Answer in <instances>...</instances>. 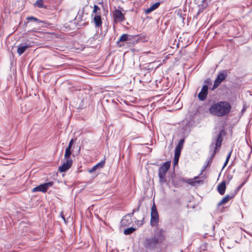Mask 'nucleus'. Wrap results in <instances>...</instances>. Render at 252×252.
Segmentation results:
<instances>
[{
	"instance_id": "nucleus-7",
	"label": "nucleus",
	"mask_w": 252,
	"mask_h": 252,
	"mask_svg": "<svg viewBox=\"0 0 252 252\" xmlns=\"http://www.w3.org/2000/svg\"><path fill=\"white\" fill-rule=\"evenodd\" d=\"M208 93V87L207 85H204L203 86L201 91L198 94V97L201 101L205 100L207 96Z\"/></svg>"
},
{
	"instance_id": "nucleus-41",
	"label": "nucleus",
	"mask_w": 252,
	"mask_h": 252,
	"mask_svg": "<svg viewBox=\"0 0 252 252\" xmlns=\"http://www.w3.org/2000/svg\"><path fill=\"white\" fill-rule=\"evenodd\" d=\"M229 159V158H226V160H225V161H227V162H228Z\"/></svg>"
},
{
	"instance_id": "nucleus-19",
	"label": "nucleus",
	"mask_w": 252,
	"mask_h": 252,
	"mask_svg": "<svg viewBox=\"0 0 252 252\" xmlns=\"http://www.w3.org/2000/svg\"><path fill=\"white\" fill-rule=\"evenodd\" d=\"M129 36V35L127 34H122L118 41L117 43L119 44V43H120L122 42L126 41L128 40Z\"/></svg>"
},
{
	"instance_id": "nucleus-1",
	"label": "nucleus",
	"mask_w": 252,
	"mask_h": 252,
	"mask_svg": "<svg viewBox=\"0 0 252 252\" xmlns=\"http://www.w3.org/2000/svg\"><path fill=\"white\" fill-rule=\"evenodd\" d=\"M230 104L226 101H220L212 105L209 111L211 114L222 117L228 114L230 111Z\"/></svg>"
},
{
	"instance_id": "nucleus-32",
	"label": "nucleus",
	"mask_w": 252,
	"mask_h": 252,
	"mask_svg": "<svg viewBox=\"0 0 252 252\" xmlns=\"http://www.w3.org/2000/svg\"><path fill=\"white\" fill-rule=\"evenodd\" d=\"M74 143V140L73 139H72L69 142V144H68V146L67 148H71V147L72 146V144H73Z\"/></svg>"
},
{
	"instance_id": "nucleus-15",
	"label": "nucleus",
	"mask_w": 252,
	"mask_h": 252,
	"mask_svg": "<svg viewBox=\"0 0 252 252\" xmlns=\"http://www.w3.org/2000/svg\"><path fill=\"white\" fill-rule=\"evenodd\" d=\"M160 5L159 2H156L154 4H153L151 6H150L149 8H147L146 11L145 13L146 14H149L152 11H154L156 9H157Z\"/></svg>"
},
{
	"instance_id": "nucleus-34",
	"label": "nucleus",
	"mask_w": 252,
	"mask_h": 252,
	"mask_svg": "<svg viewBox=\"0 0 252 252\" xmlns=\"http://www.w3.org/2000/svg\"><path fill=\"white\" fill-rule=\"evenodd\" d=\"M205 83H207V84H211V81H210V79H208L206 80L205 81Z\"/></svg>"
},
{
	"instance_id": "nucleus-29",
	"label": "nucleus",
	"mask_w": 252,
	"mask_h": 252,
	"mask_svg": "<svg viewBox=\"0 0 252 252\" xmlns=\"http://www.w3.org/2000/svg\"><path fill=\"white\" fill-rule=\"evenodd\" d=\"M181 149H178L176 147L175 150V155L174 156L180 157V154H181Z\"/></svg>"
},
{
	"instance_id": "nucleus-20",
	"label": "nucleus",
	"mask_w": 252,
	"mask_h": 252,
	"mask_svg": "<svg viewBox=\"0 0 252 252\" xmlns=\"http://www.w3.org/2000/svg\"><path fill=\"white\" fill-rule=\"evenodd\" d=\"M71 154V148H66L64 154V158L66 159H70L69 158Z\"/></svg>"
},
{
	"instance_id": "nucleus-28",
	"label": "nucleus",
	"mask_w": 252,
	"mask_h": 252,
	"mask_svg": "<svg viewBox=\"0 0 252 252\" xmlns=\"http://www.w3.org/2000/svg\"><path fill=\"white\" fill-rule=\"evenodd\" d=\"M48 40H49L50 39H53L54 37H56V34H55L54 32H48Z\"/></svg>"
},
{
	"instance_id": "nucleus-30",
	"label": "nucleus",
	"mask_w": 252,
	"mask_h": 252,
	"mask_svg": "<svg viewBox=\"0 0 252 252\" xmlns=\"http://www.w3.org/2000/svg\"><path fill=\"white\" fill-rule=\"evenodd\" d=\"M179 159V156H174V163L175 165L177 164L178 163Z\"/></svg>"
},
{
	"instance_id": "nucleus-9",
	"label": "nucleus",
	"mask_w": 252,
	"mask_h": 252,
	"mask_svg": "<svg viewBox=\"0 0 252 252\" xmlns=\"http://www.w3.org/2000/svg\"><path fill=\"white\" fill-rule=\"evenodd\" d=\"M72 164V159H66V161L60 167L59 170L61 172H65L71 167Z\"/></svg>"
},
{
	"instance_id": "nucleus-21",
	"label": "nucleus",
	"mask_w": 252,
	"mask_h": 252,
	"mask_svg": "<svg viewBox=\"0 0 252 252\" xmlns=\"http://www.w3.org/2000/svg\"><path fill=\"white\" fill-rule=\"evenodd\" d=\"M100 9L99 7L98 6L94 5V8L93 11V13L92 15V17H93V16L95 14H100Z\"/></svg>"
},
{
	"instance_id": "nucleus-3",
	"label": "nucleus",
	"mask_w": 252,
	"mask_h": 252,
	"mask_svg": "<svg viewBox=\"0 0 252 252\" xmlns=\"http://www.w3.org/2000/svg\"><path fill=\"white\" fill-rule=\"evenodd\" d=\"M170 167V162L169 161L165 162L159 168L158 177L160 184H166L169 185L170 181H167L166 178V174L167 170Z\"/></svg>"
},
{
	"instance_id": "nucleus-13",
	"label": "nucleus",
	"mask_w": 252,
	"mask_h": 252,
	"mask_svg": "<svg viewBox=\"0 0 252 252\" xmlns=\"http://www.w3.org/2000/svg\"><path fill=\"white\" fill-rule=\"evenodd\" d=\"M94 22L96 27H99L101 26L102 21L100 14H95L93 16Z\"/></svg>"
},
{
	"instance_id": "nucleus-12",
	"label": "nucleus",
	"mask_w": 252,
	"mask_h": 252,
	"mask_svg": "<svg viewBox=\"0 0 252 252\" xmlns=\"http://www.w3.org/2000/svg\"><path fill=\"white\" fill-rule=\"evenodd\" d=\"M211 152H212L211 154V155L209 158V159L207 161V165H204L203 167V169L201 171V173L206 169V168L210 165V164L212 162L213 159L214 158L215 154L216 153V150H214L213 151H212Z\"/></svg>"
},
{
	"instance_id": "nucleus-27",
	"label": "nucleus",
	"mask_w": 252,
	"mask_h": 252,
	"mask_svg": "<svg viewBox=\"0 0 252 252\" xmlns=\"http://www.w3.org/2000/svg\"><path fill=\"white\" fill-rule=\"evenodd\" d=\"M27 19L28 21L33 20L34 21H35L37 22H40V21L38 19H37L36 18H35L34 17H32V16L28 17H27Z\"/></svg>"
},
{
	"instance_id": "nucleus-6",
	"label": "nucleus",
	"mask_w": 252,
	"mask_h": 252,
	"mask_svg": "<svg viewBox=\"0 0 252 252\" xmlns=\"http://www.w3.org/2000/svg\"><path fill=\"white\" fill-rule=\"evenodd\" d=\"M226 76L227 74L225 70L220 72L218 74L217 78L215 81L213 89L218 87L220 85V84L226 78Z\"/></svg>"
},
{
	"instance_id": "nucleus-23",
	"label": "nucleus",
	"mask_w": 252,
	"mask_h": 252,
	"mask_svg": "<svg viewBox=\"0 0 252 252\" xmlns=\"http://www.w3.org/2000/svg\"><path fill=\"white\" fill-rule=\"evenodd\" d=\"M50 18L51 19V22H50L48 21V26L50 25H55L56 23V20H57L56 15H55V13H54L53 14V16Z\"/></svg>"
},
{
	"instance_id": "nucleus-35",
	"label": "nucleus",
	"mask_w": 252,
	"mask_h": 252,
	"mask_svg": "<svg viewBox=\"0 0 252 252\" xmlns=\"http://www.w3.org/2000/svg\"><path fill=\"white\" fill-rule=\"evenodd\" d=\"M61 217H62V219L65 222H66L65 219V218L64 217V216H63V213H62H62H61Z\"/></svg>"
},
{
	"instance_id": "nucleus-22",
	"label": "nucleus",
	"mask_w": 252,
	"mask_h": 252,
	"mask_svg": "<svg viewBox=\"0 0 252 252\" xmlns=\"http://www.w3.org/2000/svg\"><path fill=\"white\" fill-rule=\"evenodd\" d=\"M135 230V228L134 227H129L126 229L124 230V234L125 235H129L133 233Z\"/></svg>"
},
{
	"instance_id": "nucleus-11",
	"label": "nucleus",
	"mask_w": 252,
	"mask_h": 252,
	"mask_svg": "<svg viewBox=\"0 0 252 252\" xmlns=\"http://www.w3.org/2000/svg\"><path fill=\"white\" fill-rule=\"evenodd\" d=\"M47 190V183H45L42 185L37 186L32 189V191L37 192L40 191L45 193Z\"/></svg>"
},
{
	"instance_id": "nucleus-8",
	"label": "nucleus",
	"mask_w": 252,
	"mask_h": 252,
	"mask_svg": "<svg viewBox=\"0 0 252 252\" xmlns=\"http://www.w3.org/2000/svg\"><path fill=\"white\" fill-rule=\"evenodd\" d=\"M135 211V210L133 209L131 213L128 214L123 217L121 222L122 226H127L131 223L132 220L131 217L132 216Z\"/></svg>"
},
{
	"instance_id": "nucleus-39",
	"label": "nucleus",
	"mask_w": 252,
	"mask_h": 252,
	"mask_svg": "<svg viewBox=\"0 0 252 252\" xmlns=\"http://www.w3.org/2000/svg\"><path fill=\"white\" fill-rule=\"evenodd\" d=\"M231 154V152H230V153L228 154V155H227V158H230V157Z\"/></svg>"
},
{
	"instance_id": "nucleus-33",
	"label": "nucleus",
	"mask_w": 252,
	"mask_h": 252,
	"mask_svg": "<svg viewBox=\"0 0 252 252\" xmlns=\"http://www.w3.org/2000/svg\"><path fill=\"white\" fill-rule=\"evenodd\" d=\"M97 36H98V34L97 33H96L94 37L90 38V40L91 41L94 40V39L96 38Z\"/></svg>"
},
{
	"instance_id": "nucleus-10",
	"label": "nucleus",
	"mask_w": 252,
	"mask_h": 252,
	"mask_svg": "<svg viewBox=\"0 0 252 252\" xmlns=\"http://www.w3.org/2000/svg\"><path fill=\"white\" fill-rule=\"evenodd\" d=\"M222 139L220 134L218 136L216 143L215 144L212 143L210 146V151L216 150V152L218 148H220L221 146Z\"/></svg>"
},
{
	"instance_id": "nucleus-4",
	"label": "nucleus",
	"mask_w": 252,
	"mask_h": 252,
	"mask_svg": "<svg viewBox=\"0 0 252 252\" xmlns=\"http://www.w3.org/2000/svg\"><path fill=\"white\" fill-rule=\"evenodd\" d=\"M151 224L152 226L156 225L159 220V217L156 206L154 204L151 209Z\"/></svg>"
},
{
	"instance_id": "nucleus-38",
	"label": "nucleus",
	"mask_w": 252,
	"mask_h": 252,
	"mask_svg": "<svg viewBox=\"0 0 252 252\" xmlns=\"http://www.w3.org/2000/svg\"><path fill=\"white\" fill-rule=\"evenodd\" d=\"M52 185H53L52 182H48V188L50 187H51L52 186Z\"/></svg>"
},
{
	"instance_id": "nucleus-17",
	"label": "nucleus",
	"mask_w": 252,
	"mask_h": 252,
	"mask_svg": "<svg viewBox=\"0 0 252 252\" xmlns=\"http://www.w3.org/2000/svg\"><path fill=\"white\" fill-rule=\"evenodd\" d=\"M104 161H102L100 162H99L97 164H96L95 165L93 166V167L92 169H90L89 170V172L91 173H93L94 171H95L97 169L102 168L104 166Z\"/></svg>"
},
{
	"instance_id": "nucleus-5",
	"label": "nucleus",
	"mask_w": 252,
	"mask_h": 252,
	"mask_svg": "<svg viewBox=\"0 0 252 252\" xmlns=\"http://www.w3.org/2000/svg\"><path fill=\"white\" fill-rule=\"evenodd\" d=\"M114 21L115 23H121L125 20V15L119 9H115L113 13Z\"/></svg>"
},
{
	"instance_id": "nucleus-25",
	"label": "nucleus",
	"mask_w": 252,
	"mask_h": 252,
	"mask_svg": "<svg viewBox=\"0 0 252 252\" xmlns=\"http://www.w3.org/2000/svg\"><path fill=\"white\" fill-rule=\"evenodd\" d=\"M200 182V181L199 180L193 181V179H189L188 182V183L192 186H195L196 183H199Z\"/></svg>"
},
{
	"instance_id": "nucleus-36",
	"label": "nucleus",
	"mask_w": 252,
	"mask_h": 252,
	"mask_svg": "<svg viewBox=\"0 0 252 252\" xmlns=\"http://www.w3.org/2000/svg\"><path fill=\"white\" fill-rule=\"evenodd\" d=\"M246 181H244L243 183H242L239 186V188H241V187H242L243 186V185L245 184Z\"/></svg>"
},
{
	"instance_id": "nucleus-42",
	"label": "nucleus",
	"mask_w": 252,
	"mask_h": 252,
	"mask_svg": "<svg viewBox=\"0 0 252 252\" xmlns=\"http://www.w3.org/2000/svg\"><path fill=\"white\" fill-rule=\"evenodd\" d=\"M197 178H198V177H195V178H194V179H197Z\"/></svg>"
},
{
	"instance_id": "nucleus-24",
	"label": "nucleus",
	"mask_w": 252,
	"mask_h": 252,
	"mask_svg": "<svg viewBox=\"0 0 252 252\" xmlns=\"http://www.w3.org/2000/svg\"><path fill=\"white\" fill-rule=\"evenodd\" d=\"M34 5L39 8H42L43 7V1L42 0H37L34 3Z\"/></svg>"
},
{
	"instance_id": "nucleus-40",
	"label": "nucleus",
	"mask_w": 252,
	"mask_h": 252,
	"mask_svg": "<svg viewBox=\"0 0 252 252\" xmlns=\"http://www.w3.org/2000/svg\"><path fill=\"white\" fill-rule=\"evenodd\" d=\"M139 208H140V205H139L138 207L137 208V209L136 210L137 211H139Z\"/></svg>"
},
{
	"instance_id": "nucleus-2",
	"label": "nucleus",
	"mask_w": 252,
	"mask_h": 252,
	"mask_svg": "<svg viewBox=\"0 0 252 252\" xmlns=\"http://www.w3.org/2000/svg\"><path fill=\"white\" fill-rule=\"evenodd\" d=\"M164 239L163 231L161 229H157L155 232L154 236L146 239L144 246L147 249L154 250L159 243L163 241Z\"/></svg>"
},
{
	"instance_id": "nucleus-37",
	"label": "nucleus",
	"mask_w": 252,
	"mask_h": 252,
	"mask_svg": "<svg viewBox=\"0 0 252 252\" xmlns=\"http://www.w3.org/2000/svg\"><path fill=\"white\" fill-rule=\"evenodd\" d=\"M228 163V162L227 161H225L224 163V164H223V168H224V167H225L226 166V165Z\"/></svg>"
},
{
	"instance_id": "nucleus-26",
	"label": "nucleus",
	"mask_w": 252,
	"mask_h": 252,
	"mask_svg": "<svg viewBox=\"0 0 252 252\" xmlns=\"http://www.w3.org/2000/svg\"><path fill=\"white\" fill-rule=\"evenodd\" d=\"M184 143V139H181L179 141L178 145L176 147L178 149L182 150V149L183 148V147Z\"/></svg>"
},
{
	"instance_id": "nucleus-18",
	"label": "nucleus",
	"mask_w": 252,
	"mask_h": 252,
	"mask_svg": "<svg viewBox=\"0 0 252 252\" xmlns=\"http://www.w3.org/2000/svg\"><path fill=\"white\" fill-rule=\"evenodd\" d=\"M233 197V196H230L229 195H227L224 196L222 200L218 203L219 206H220L222 204H224L227 202L230 199Z\"/></svg>"
},
{
	"instance_id": "nucleus-16",
	"label": "nucleus",
	"mask_w": 252,
	"mask_h": 252,
	"mask_svg": "<svg viewBox=\"0 0 252 252\" xmlns=\"http://www.w3.org/2000/svg\"><path fill=\"white\" fill-rule=\"evenodd\" d=\"M29 47V46L28 45H23L22 44H20L18 46V49H17V53L19 54V56L21 55L26 50L27 48Z\"/></svg>"
},
{
	"instance_id": "nucleus-31",
	"label": "nucleus",
	"mask_w": 252,
	"mask_h": 252,
	"mask_svg": "<svg viewBox=\"0 0 252 252\" xmlns=\"http://www.w3.org/2000/svg\"><path fill=\"white\" fill-rule=\"evenodd\" d=\"M83 14V12L82 11L80 13V12H78L76 18H77L78 20H82V14Z\"/></svg>"
},
{
	"instance_id": "nucleus-14",
	"label": "nucleus",
	"mask_w": 252,
	"mask_h": 252,
	"mask_svg": "<svg viewBox=\"0 0 252 252\" xmlns=\"http://www.w3.org/2000/svg\"><path fill=\"white\" fill-rule=\"evenodd\" d=\"M226 189V184L224 181L222 182L218 186V191L219 193L221 195H223L225 193Z\"/></svg>"
}]
</instances>
